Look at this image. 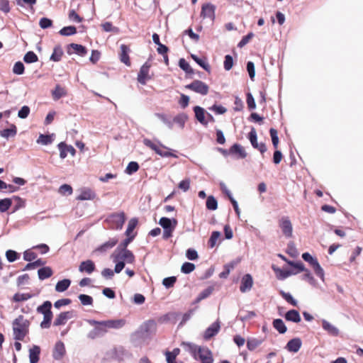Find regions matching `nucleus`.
Instances as JSON below:
<instances>
[{"mask_svg": "<svg viewBox=\"0 0 363 363\" xmlns=\"http://www.w3.org/2000/svg\"><path fill=\"white\" fill-rule=\"evenodd\" d=\"M321 323L323 329L326 331L328 335L333 337H337L339 335L340 330L337 327L332 325L325 319L322 320Z\"/></svg>", "mask_w": 363, "mask_h": 363, "instance_id": "19", "label": "nucleus"}, {"mask_svg": "<svg viewBox=\"0 0 363 363\" xmlns=\"http://www.w3.org/2000/svg\"><path fill=\"white\" fill-rule=\"evenodd\" d=\"M138 223V220L136 218H133L128 221V227L125 230V235L127 237L132 236L131 233L135 230Z\"/></svg>", "mask_w": 363, "mask_h": 363, "instance_id": "36", "label": "nucleus"}, {"mask_svg": "<svg viewBox=\"0 0 363 363\" xmlns=\"http://www.w3.org/2000/svg\"><path fill=\"white\" fill-rule=\"evenodd\" d=\"M38 274L40 280H44L52 277L53 272L50 267H44L38 269Z\"/></svg>", "mask_w": 363, "mask_h": 363, "instance_id": "27", "label": "nucleus"}, {"mask_svg": "<svg viewBox=\"0 0 363 363\" xmlns=\"http://www.w3.org/2000/svg\"><path fill=\"white\" fill-rule=\"evenodd\" d=\"M121 258L128 263H133L135 261V256L133 252L127 249H123Z\"/></svg>", "mask_w": 363, "mask_h": 363, "instance_id": "41", "label": "nucleus"}, {"mask_svg": "<svg viewBox=\"0 0 363 363\" xmlns=\"http://www.w3.org/2000/svg\"><path fill=\"white\" fill-rule=\"evenodd\" d=\"M206 206L208 210L215 211L218 208V202L214 196H209L207 198Z\"/></svg>", "mask_w": 363, "mask_h": 363, "instance_id": "43", "label": "nucleus"}, {"mask_svg": "<svg viewBox=\"0 0 363 363\" xmlns=\"http://www.w3.org/2000/svg\"><path fill=\"white\" fill-rule=\"evenodd\" d=\"M89 323L94 326V329L89 333V337L94 339L98 336L104 335L109 329H119L125 324L123 319L107 320L103 321H97L95 320H89Z\"/></svg>", "mask_w": 363, "mask_h": 363, "instance_id": "1", "label": "nucleus"}, {"mask_svg": "<svg viewBox=\"0 0 363 363\" xmlns=\"http://www.w3.org/2000/svg\"><path fill=\"white\" fill-rule=\"evenodd\" d=\"M220 329V323L219 320L213 323L203 333V338L205 340H209L216 335Z\"/></svg>", "mask_w": 363, "mask_h": 363, "instance_id": "10", "label": "nucleus"}, {"mask_svg": "<svg viewBox=\"0 0 363 363\" xmlns=\"http://www.w3.org/2000/svg\"><path fill=\"white\" fill-rule=\"evenodd\" d=\"M67 94V91L65 88L60 85H56L55 89L52 91V96L55 100L60 99L61 97L65 96Z\"/></svg>", "mask_w": 363, "mask_h": 363, "instance_id": "33", "label": "nucleus"}, {"mask_svg": "<svg viewBox=\"0 0 363 363\" xmlns=\"http://www.w3.org/2000/svg\"><path fill=\"white\" fill-rule=\"evenodd\" d=\"M118 239L116 238H111L107 242L100 245L97 248V251L101 252H106L108 250L113 248L118 243Z\"/></svg>", "mask_w": 363, "mask_h": 363, "instance_id": "26", "label": "nucleus"}, {"mask_svg": "<svg viewBox=\"0 0 363 363\" xmlns=\"http://www.w3.org/2000/svg\"><path fill=\"white\" fill-rule=\"evenodd\" d=\"M76 33H77V28H76V27H74L73 26L64 27L59 31V33L61 35H64V36L72 35H74Z\"/></svg>", "mask_w": 363, "mask_h": 363, "instance_id": "40", "label": "nucleus"}, {"mask_svg": "<svg viewBox=\"0 0 363 363\" xmlns=\"http://www.w3.org/2000/svg\"><path fill=\"white\" fill-rule=\"evenodd\" d=\"M59 193L62 195H71L73 192L72 187L69 184H62L58 190Z\"/></svg>", "mask_w": 363, "mask_h": 363, "instance_id": "54", "label": "nucleus"}, {"mask_svg": "<svg viewBox=\"0 0 363 363\" xmlns=\"http://www.w3.org/2000/svg\"><path fill=\"white\" fill-rule=\"evenodd\" d=\"M40 353V348L39 346L33 345L29 350V359L30 363H38L39 361V356Z\"/></svg>", "mask_w": 363, "mask_h": 363, "instance_id": "25", "label": "nucleus"}, {"mask_svg": "<svg viewBox=\"0 0 363 363\" xmlns=\"http://www.w3.org/2000/svg\"><path fill=\"white\" fill-rule=\"evenodd\" d=\"M274 270L277 273V277L279 279H284L287 277H289V276L292 275V274H296V272H294V270H281L280 269H275L274 268Z\"/></svg>", "mask_w": 363, "mask_h": 363, "instance_id": "34", "label": "nucleus"}, {"mask_svg": "<svg viewBox=\"0 0 363 363\" xmlns=\"http://www.w3.org/2000/svg\"><path fill=\"white\" fill-rule=\"evenodd\" d=\"M96 269L94 262L91 259L83 261L79 266V271L80 272H86L87 274H91Z\"/></svg>", "mask_w": 363, "mask_h": 363, "instance_id": "20", "label": "nucleus"}, {"mask_svg": "<svg viewBox=\"0 0 363 363\" xmlns=\"http://www.w3.org/2000/svg\"><path fill=\"white\" fill-rule=\"evenodd\" d=\"M186 345L188 347L189 352L194 357V358H196V354L199 353V350L201 349L202 347L197 346L192 343H186Z\"/></svg>", "mask_w": 363, "mask_h": 363, "instance_id": "60", "label": "nucleus"}, {"mask_svg": "<svg viewBox=\"0 0 363 363\" xmlns=\"http://www.w3.org/2000/svg\"><path fill=\"white\" fill-rule=\"evenodd\" d=\"M144 145L155 151L157 155H160L162 157H177V155L168 151L169 148L160 143H155L150 139L145 138L143 140Z\"/></svg>", "mask_w": 363, "mask_h": 363, "instance_id": "5", "label": "nucleus"}, {"mask_svg": "<svg viewBox=\"0 0 363 363\" xmlns=\"http://www.w3.org/2000/svg\"><path fill=\"white\" fill-rule=\"evenodd\" d=\"M274 328L281 334L285 333L287 330L284 321L280 318L274 319Z\"/></svg>", "mask_w": 363, "mask_h": 363, "instance_id": "32", "label": "nucleus"}, {"mask_svg": "<svg viewBox=\"0 0 363 363\" xmlns=\"http://www.w3.org/2000/svg\"><path fill=\"white\" fill-rule=\"evenodd\" d=\"M302 345V341L299 337H295L290 340L285 348L290 352L296 353L298 352Z\"/></svg>", "mask_w": 363, "mask_h": 363, "instance_id": "17", "label": "nucleus"}, {"mask_svg": "<svg viewBox=\"0 0 363 363\" xmlns=\"http://www.w3.org/2000/svg\"><path fill=\"white\" fill-rule=\"evenodd\" d=\"M246 96H247L246 102H247L248 108L250 110L255 108V107H256L255 101V99H254L252 95L251 94V93L248 92Z\"/></svg>", "mask_w": 363, "mask_h": 363, "instance_id": "61", "label": "nucleus"}, {"mask_svg": "<svg viewBox=\"0 0 363 363\" xmlns=\"http://www.w3.org/2000/svg\"><path fill=\"white\" fill-rule=\"evenodd\" d=\"M220 233L218 231H213L208 241V247L213 248L216 246L218 240L220 239Z\"/></svg>", "mask_w": 363, "mask_h": 363, "instance_id": "39", "label": "nucleus"}, {"mask_svg": "<svg viewBox=\"0 0 363 363\" xmlns=\"http://www.w3.org/2000/svg\"><path fill=\"white\" fill-rule=\"evenodd\" d=\"M280 294L283 297V298L289 303L292 305L293 306H297L298 301L294 298L290 293H287L284 291L283 290L279 291Z\"/></svg>", "mask_w": 363, "mask_h": 363, "instance_id": "35", "label": "nucleus"}, {"mask_svg": "<svg viewBox=\"0 0 363 363\" xmlns=\"http://www.w3.org/2000/svg\"><path fill=\"white\" fill-rule=\"evenodd\" d=\"M285 319L287 321L298 323L301 322V318L298 311L291 309L287 311L284 315Z\"/></svg>", "mask_w": 363, "mask_h": 363, "instance_id": "23", "label": "nucleus"}, {"mask_svg": "<svg viewBox=\"0 0 363 363\" xmlns=\"http://www.w3.org/2000/svg\"><path fill=\"white\" fill-rule=\"evenodd\" d=\"M37 255L30 250H26L23 253V259L26 261L31 262L36 259Z\"/></svg>", "mask_w": 363, "mask_h": 363, "instance_id": "56", "label": "nucleus"}, {"mask_svg": "<svg viewBox=\"0 0 363 363\" xmlns=\"http://www.w3.org/2000/svg\"><path fill=\"white\" fill-rule=\"evenodd\" d=\"M186 116L184 114H180L175 116L173 119V121L176 123H178L182 128L184 127V123L186 121Z\"/></svg>", "mask_w": 363, "mask_h": 363, "instance_id": "64", "label": "nucleus"}, {"mask_svg": "<svg viewBox=\"0 0 363 363\" xmlns=\"http://www.w3.org/2000/svg\"><path fill=\"white\" fill-rule=\"evenodd\" d=\"M12 204L11 199H4L0 200V212H6L9 209Z\"/></svg>", "mask_w": 363, "mask_h": 363, "instance_id": "48", "label": "nucleus"}, {"mask_svg": "<svg viewBox=\"0 0 363 363\" xmlns=\"http://www.w3.org/2000/svg\"><path fill=\"white\" fill-rule=\"evenodd\" d=\"M30 113V108L28 106H23L18 111V116L21 118H26Z\"/></svg>", "mask_w": 363, "mask_h": 363, "instance_id": "63", "label": "nucleus"}, {"mask_svg": "<svg viewBox=\"0 0 363 363\" xmlns=\"http://www.w3.org/2000/svg\"><path fill=\"white\" fill-rule=\"evenodd\" d=\"M130 49L129 46L122 44L120 46L119 58L121 62L124 63L126 66L130 67L131 62L129 57Z\"/></svg>", "mask_w": 363, "mask_h": 363, "instance_id": "13", "label": "nucleus"}, {"mask_svg": "<svg viewBox=\"0 0 363 363\" xmlns=\"http://www.w3.org/2000/svg\"><path fill=\"white\" fill-rule=\"evenodd\" d=\"M23 60L26 63H33L38 60V57L34 52L29 51L24 55Z\"/></svg>", "mask_w": 363, "mask_h": 363, "instance_id": "44", "label": "nucleus"}, {"mask_svg": "<svg viewBox=\"0 0 363 363\" xmlns=\"http://www.w3.org/2000/svg\"><path fill=\"white\" fill-rule=\"evenodd\" d=\"M196 118L203 125H206L208 121L205 118L206 112L205 110L200 106H195L194 108Z\"/></svg>", "mask_w": 363, "mask_h": 363, "instance_id": "24", "label": "nucleus"}, {"mask_svg": "<svg viewBox=\"0 0 363 363\" xmlns=\"http://www.w3.org/2000/svg\"><path fill=\"white\" fill-rule=\"evenodd\" d=\"M57 146L60 150V157L62 159H65L68 153L72 156L75 155L76 150L72 145H68L65 143L61 142Z\"/></svg>", "mask_w": 363, "mask_h": 363, "instance_id": "14", "label": "nucleus"}, {"mask_svg": "<svg viewBox=\"0 0 363 363\" xmlns=\"http://www.w3.org/2000/svg\"><path fill=\"white\" fill-rule=\"evenodd\" d=\"M25 67L21 62H17L14 64L13 67V72L16 74L20 75L24 73Z\"/></svg>", "mask_w": 363, "mask_h": 363, "instance_id": "53", "label": "nucleus"}, {"mask_svg": "<svg viewBox=\"0 0 363 363\" xmlns=\"http://www.w3.org/2000/svg\"><path fill=\"white\" fill-rule=\"evenodd\" d=\"M70 284L71 281L68 279H65L61 281H59L55 286V290L57 292H63L69 288Z\"/></svg>", "mask_w": 363, "mask_h": 363, "instance_id": "30", "label": "nucleus"}, {"mask_svg": "<svg viewBox=\"0 0 363 363\" xmlns=\"http://www.w3.org/2000/svg\"><path fill=\"white\" fill-rule=\"evenodd\" d=\"M174 225H172V220L166 217H162L160 219L159 224L164 229L169 228H175L177 225V220L176 219H173Z\"/></svg>", "mask_w": 363, "mask_h": 363, "instance_id": "28", "label": "nucleus"}, {"mask_svg": "<svg viewBox=\"0 0 363 363\" xmlns=\"http://www.w3.org/2000/svg\"><path fill=\"white\" fill-rule=\"evenodd\" d=\"M45 263V262L43 261L41 259H38L35 262L27 264L24 268V270H30L35 269L37 267L43 266Z\"/></svg>", "mask_w": 363, "mask_h": 363, "instance_id": "51", "label": "nucleus"}, {"mask_svg": "<svg viewBox=\"0 0 363 363\" xmlns=\"http://www.w3.org/2000/svg\"><path fill=\"white\" fill-rule=\"evenodd\" d=\"M179 65L182 69L186 72L187 74H193L194 70L190 67L189 64L184 59L182 58L179 61Z\"/></svg>", "mask_w": 363, "mask_h": 363, "instance_id": "47", "label": "nucleus"}, {"mask_svg": "<svg viewBox=\"0 0 363 363\" xmlns=\"http://www.w3.org/2000/svg\"><path fill=\"white\" fill-rule=\"evenodd\" d=\"M52 303L50 301H45L42 305L37 308V312L43 315V320L40 323L42 328H49L53 317L51 311Z\"/></svg>", "mask_w": 363, "mask_h": 363, "instance_id": "4", "label": "nucleus"}, {"mask_svg": "<svg viewBox=\"0 0 363 363\" xmlns=\"http://www.w3.org/2000/svg\"><path fill=\"white\" fill-rule=\"evenodd\" d=\"M73 317V311H66L60 313L55 319L54 325H64L69 319Z\"/></svg>", "mask_w": 363, "mask_h": 363, "instance_id": "16", "label": "nucleus"}, {"mask_svg": "<svg viewBox=\"0 0 363 363\" xmlns=\"http://www.w3.org/2000/svg\"><path fill=\"white\" fill-rule=\"evenodd\" d=\"M79 299L80 300L82 304L84 306H89L92 305L93 303V298L89 295L80 294L79 296Z\"/></svg>", "mask_w": 363, "mask_h": 363, "instance_id": "52", "label": "nucleus"}, {"mask_svg": "<svg viewBox=\"0 0 363 363\" xmlns=\"http://www.w3.org/2000/svg\"><path fill=\"white\" fill-rule=\"evenodd\" d=\"M302 259L308 262L313 268L315 275L321 279L323 281L325 279V273L323 269L320 265L318 259L313 257L309 252H304L302 254Z\"/></svg>", "mask_w": 363, "mask_h": 363, "instance_id": "6", "label": "nucleus"}, {"mask_svg": "<svg viewBox=\"0 0 363 363\" xmlns=\"http://www.w3.org/2000/svg\"><path fill=\"white\" fill-rule=\"evenodd\" d=\"M198 355L201 363H213V354L208 347H202L199 349Z\"/></svg>", "mask_w": 363, "mask_h": 363, "instance_id": "12", "label": "nucleus"}, {"mask_svg": "<svg viewBox=\"0 0 363 363\" xmlns=\"http://www.w3.org/2000/svg\"><path fill=\"white\" fill-rule=\"evenodd\" d=\"M65 354V347L62 342H57L54 347L52 356L55 359H61Z\"/></svg>", "mask_w": 363, "mask_h": 363, "instance_id": "21", "label": "nucleus"}, {"mask_svg": "<svg viewBox=\"0 0 363 363\" xmlns=\"http://www.w3.org/2000/svg\"><path fill=\"white\" fill-rule=\"evenodd\" d=\"M180 353L179 348H174L172 351H167L165 352L167 363H176V358Z\"/></svg>", "mask_w": 363, "mask_h": 363, "instance_id": "29", "label": "nucleus"}, {"mask_svg": "<svg viewBox=\"0 0 363 363\" xmlns=\"http://www.w3.org/2000/svg\"><path fill=\"white\" fill-rule=\"evenodd\" d=\"M216 6L211 4H204L201 6V17L203 19L208 18L211 22H213L216 18Z\"/></svg>", "mask_w": 363, "mask_h": 363, "instance_id": "9", "label": "nucleus"}, {"mask_svg": "<svg viewBox=\"0 0 363 363\" xmlns=\"http://www.w3.org/2000/svg\"><path fill=\"white\" fill-rule=\"evenodd\" d=\"M125 220V214L123 211H121L110 214L105 220V223H107V226L109 229L121 230Z\"/></svg>", "mask_w": 363, "mask_h": 363, "instance_id": "3", "label": "nucleus"}, {"mask_svg": "<svg viewBox=\"0 0 363 363\" xmlns=\"http://www.w3.org/2000/svg\"><path fill=\"white\" fill-rule=\"evenodd\" d=\"M139 169V164L136 162H130L128 163L125 169V173L128 174H132L136 172Z\"/></svg>", "mask_w": 363, "mask_h": 363, "instance_id": "49", "label": "nucleus"}, {"mask_svg": "<svg viewBox=\"0 0 363 363\" xmlns=\"http://www.w3.org/2000/svg\"><path fill=\"white\" fill-rule=\"evenodd\" d=\"M150 68V64L145 62L140 69L138 74V81L140 84L145 85L147 80L150 79L151 77L149 75Z\"/></svg>", "mask_w": 363, "mask_h": 363, "instance_id": "11", "label": "nucleus"}, {"mask_svg": "<svg viewBox=\"0 0 363 363\" xmlns=\"http://www.w3.org/2000/svg\"><path fill=\"white\" fill-rule=\"evenodd\" d=\"M70 49H72L73 52H74L80 56H84L87 53V49L82 45H79V44H76V43L69 44V47H68V50H67V52L69 55L72 53L69 50Z\"/></svg>", "mask_w": 363, "mask_h": 363, "instance_id": "22", "label": "nucleus"}, {"mask_svg": "<svg viewBox=\"0 0 363 363\" xmlns=\"http://www.w3.org/2000/svg\"><path fill=\"white\" fill-rule=\"evenodd\" d=\"M63 55L62 49L60 46L55 47L53 50V52L50 57V60L54 62L60 61Z\"/></svg>", "mask_w": 363, "mask_h": 363, "instance_id": "37", "label": "nucleus"}, {"mask_svg": "<svg viewBox=\"0 0 363 363\" xmlns=\"http://www.w3.org/2000/svg\"><path fill=\"white\" fill-rule=\"evenodd\" d=\"M191 57L199 65H200L206 71L208 72H210V65L206 62L205 60L201 59L195 55H191Z\"/></svg>", "mask_w": 363, "mask_h": 363, "instance_id": "45", "label": "nucleus"}, {"mask_svg": "<svg viewBox=\"0 0 363 363\" xmlns=\"http://www.w3.org/2000/svg\"><path fill=\"white\" fill-rule=\"evenodd\" d=\"M278 227L285 238H289L292 237L293 226L288 216H281L279 218Z\"/></svg>", "mask_w": 363, "mask_h": 363, "instance_id": "7", "label": "nucleus"}, {"mask_svg": "<svg viewBox=\"0 0 363 363\" xmlns=\"http://www.w3.org/2000/svg\"><path fill=\"white\" fill-rule=\"evenodd\" d=\"M253 286V279L250 274H245L242 279L240 290L242 293L250 291Z\"/></svg>", "mask_w": 363, "mask_h": 363, "instance_id": "15", "label": "nucleus"}, {"mask_svg": "<svg viewBox=\"0 0 363 363\" xmlns=\"http://www.w3.org/2000/svg\"><path fill=\"white\" fill-rule=\"evenodd\" d=\"M233 66V59L230 55H227L225 57L224 60V68L225 70L229 71Z\"/></svg>", "mask_w": 363, "mask_h": 363, "instance_id": "59", "label": "nucleus"}, {"mask_svg": "<svg viewBox=\"0 0 363 363\" xmlns=\"http://www.w3.org/2000/svg\"><path fill=\"white\" fill-rule=\"evenodd\" d=\"M287 262L296 269V271H294V272H296V274L306 270L305 266L301 262H294L293 261H288Z\"/></svg>", "mask_w": 363, "mask_h": 363, "instance_id": "46", "label": "nucleus"}, {"mask_svg": "<svg viewBox=\"0 0 363 363\" xmlns=\"http://www.w3.org/2000/svg\"><path fill=\"white\" fill-rule=\"evenodd\" d=\"M185 89L203 96L207 95L209 91L208 85L199 79L194 80L191 84H186Z\"/></svg>", "mask_w": 363, "mask_h": 363, "instance_id": "8", "label": "nucleus"}, {"mask_svg": "<svg viewBox=\"0 0 363 363\" xmlns=\"http://www.w3.org/2000/svg\"><path fill=\"white\" fill-rule=\"evenodd\" d=\"M39 25L41 28L45 29L52 26V21L48 18H42L39 21Z\"/></svg>", "mask_w": 363, "mask_h": 363, "instance_id": "62", "label": "nucleus"}, {"mask_svg": "<svg viewBox=\"0 0 363 363\" xmlns=\"http://www.w3.org/2000/svg\"><path fill=\"white\" fill-rule=\"evenodd\" d=\"M194 269L195 265L191 262H184L181 267V271L184 274H189Z\"/></svg>", "mask_w": 363, "mask_h": 363, "instance_id": "50", "label": "nucleus"}, {"mask_svg": "<svg viewBox=\"0 0 363 363\" xmlns=\"http://www.w3.org/2000/svg\"><path fill=\"white\" fill-rule=\"evenodd\" d=\"M176 281V277H169L164 278L162 281V284L166 288H171L174 285Z\"/></svg>", "mask_w": 363, "mask_h": 363, "instance_id": "58", "label": "nucleus"}, {"mask_svg": "<svg viewBox=\"0 0 363 363\" xmlns=\"http://www.w3.org/2000/svg\"><path fill=\"white\" fill-rule=\"evenodd\" d=\"M33 296V295L30 294L29 293H24V294L16 293L14 294V296L13 297V300L15 302H21V301H27L28 299L32 298Z\"/></svg>", "mask_w": 363, "mask_h": 363, "instance_id": "42", "label": "nucleus"}, {"mask_svg": "<svg viewBox=\"0 0 363 363\" xmlns=\"http://www.w3.org/2000/svg\"><path fill=\"white\" fill-rule=\"evenodd\" d=\"M53 141L52 135L40 134L36 142L38 144L47 145L51 144Z\"/></svg>", "mask_w": 363, "mask_h": 363, "instance_id": "38", "label": "nucleus"}, {"mask_svg": "<svg viewBox=\"0 0 363 363\" xmlns=\"http://www.w3.org/2000/svg\"><path fill=\"white\" fill-rule=\"evenodd\" d=\"M230 152L232 154H239L242 157L245 156V154L242 147L238 145L234 144L230 149Z\"/></svg>", "mask_w": 363, "mask_h": 363, "instance_id": "57", "label": "nucleus"}, {"mask_svg": "<svg viewBox=\"0 0 363 363\" xmlns=\"http://www.w3.org/2000/svg\"><path fill=\"white\" fill-rule=\"evenodd\" d=\"M30 322L23 315H18L13 322L14 339L23 341L29 332Z\"/></svg>", "mask_w": 363, "mask_h": 363, "instance_id": "2", "label": "nucleus"}, {"mask_svg": "<svg viewBox=\"0 0 363 363\" xmlns=\"http://www.w3.org/2000/svg\"><path fill=\"white\" fill-rule=\"evenodd\" d=\"M96 196V193L89 188H83L80 190V194L77 197V200H94Z\"/></svg>", "mask_w": 363, "mask_h": 363, "instance_id": "18", "label": "nucleus"}, {"mask_svg": "<svg viewBox=\"0 0 363 363\" xmlns=\"http://www.w3.org/2000/svg\"><path fill=\"white\" fill-rule=\"evenodd\" d=\"M16 127L14 125H12L11 128H6L2 130H0V135L3 138H8L9 137H13L16 135Z\"/></svg>", "mask_w": 363, "mask_h": 363, "instance_id": "31", "label": "nucleus"}, {"mask_svg": "<svg viewBox=\"0 0 363 363\" xmlns=\"http://www.w3.org/2000/svg\"><path fill=\"white\" fill-rule=\"evenodd\" d=\"M6 257L9 262H13L19 257V255L16 251L9 250L6 252Z\"/></svg>", "mask_w": 363, "mask_h": 363, "instance_id": "55", "label": "nucleus"}]
</instances>
